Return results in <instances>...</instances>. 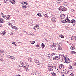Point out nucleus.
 <instances>
[{"instance_id":"23","label":"nucleus","mask_w":76,"mask_h":76,"mask_svg":"<svg viewBox=\"0 0 76 76\" xmlns=\"http://www.w3.org/2000/svg\"><path fill=\"white\" fill-rule=\"evenodd\" d=\"M59 37H60L62 38H64V36L62 35V34H60L59 35Z\"/></svg>"},{"instance_id":"43","label":"nucleus","mask_w":76,"mask_h":76,"mask_svg":"<svg viewBox=\"0 0 76 76\" xmlns=\"http://www.w3.org/2000/svg\"><path fill=\"white\" fill-rule=\"evenodd\" d=\"M16 59V58L15 57H13V58H12V60H15V59Z\"/></svg>"},{"instance_id":"12","label":"nucleus","mask_w":76,"mask_h":76,"mask_svg":"<svg viewBox=\"0 0 76 76\" xmlns=\"http://www.w3.org/2000/svg\"><path fill=\"white\" fill-rule=\"evenodd\" d=\"M6 31H3L2 33H0V35L2 36V37H4V36L6 35Z\"/></svg>"},{"instance_id":"19","label":"nucleus","mask_w":76,"mask_h":76,"mask_svg":"<svg viewBox=\"0 0 76 76\" xmlns=\"http://www.w3.org/2000/svg\"><path fill=\"white\" fill-rule=\"evenodd\" d=\"M53 56V53H50L48 55V57H52Z\"/></svg>"},{"instance_id":"63","label":"nucleus","mask_w":76,"mask_h":76,"mask_svg":"<svg viewBox=\"0 0 76 76\" xmlns=\"http://www.w3.org/2000/svg\"><path fill=\"white\" fill-rule=\"evenodd\" d=\"M15 44H15H15H14V45H15Z\"/></svg>"},{"instance_id":"11","label":"nucleus","mask_w":76,"mask_h":76,"mask_svg":"<svg viewBox=\"0 0 76 76\" xmlns=\"http://www.w3.org/2000/svg\"><path fill=\"white\" fill-rule=\"evenodd\" d=\"M59 67L61 70H62L64 69V65L63 64H60L59 66Z\"/></svg>"},{"instance_id":"53","label":"nucleus","mask_w":76,"mask_h":76,"mask_svg":"<svg viewBox=\"0 0 76 76\" xmlns=\"http://www.w3.org/2000/svg\"><path fill=\"white\" fill-rule=\"evenodd\" d=\"M0 52H1V53H3V50H0Z\"/></svg>"},{"instance_id":"40","label":"nucleus","mask_w":76,"mask_h":76,"mask_svg":"<svg viewBox=\"0 0 76 76\" xmlns=\"http://www.w3.org/2000/svg\"><path fill=\"white\" fill-rule=\"evenodd\" d=\"M52 67H53V69H56V67L55 66H53Z\"/></svg>"},{"instance_id":"36","label":"nucleus","mask_w":76,"mask_h":76,"mask_svg":"<svg viewBox=\"0 0 76 76\" xmlns=\"http://www.w3.org/2000/svg\"><path fill=\"white\" fill-rule=\"evenodd\" d=\"M71 50H74L75 47L74 46H71Z\"/></svg>"},{"instance_id":"28","label":"nucleus","mask_w":76,"mask_h":76,"mask_svg":"<svg viewBox=\"0 0 76 76\" xmlns=\"http://www.w3.org/2000/svg\"><path fill=\"white\" fill-rule=\"evenodd\" d=\"M56 58L57 59V60L60 59V55H59V56H56Z\"/></svg>"},{"instance_id":"9","label":"nucleus","mask_w":76,"mask_h":76,"mask_svg":"<svg viewBox=\"0 0 76 76\" xmlns=\"http://www.w3.org/2000/svg\"><path fill=\"white\" fill-rule=\"evenodd\" d=\"M59 56H60L61 57L63 61L65 60V57L64 56V54L59 55Z\"/></svg>"},{"instance_id":"54","label":"nucleus","mask_w":76,"mask_h":76,"mask_svg":"<svg viewBox=\"0 0 76 76\" xmlns=\"http://www.w3.org/2000/svg\"><path fill=\"white\" fill-rule=\"evenodd\" d=\"M15 42H14L12 43V44H15Z\"/></svg>"},{"instance_id":"49","label":"nucleus","mask_w":76,"mask_h":76,"mask_svg":"<svg viewBox=\"0 0 76 76\" xmlns=\"http://www.w3.org/2000/svg\"><path fill=\"white\" fill-rule=\"evenodd\" d=\"M13 57L11 56L10 58V59H12Z\"/></svg>"},{"instance_id":"24","label":"nucleus","mask_w":76,"mask_h":76,"mask_svg":"<svg viewBox=\"0 0 76 76\" xmlns=\"http://www.w3.org/2000/svg\"><path fill=\"white\" fill-rule=\"evenodd\" d=\"M10 35H15V32L12 31L11 33H10Z\"/></svg>"},{"instance_id":"55","label":"nucleus","mask_w":76,"mask_h":76,"mask_svg":"<svg viewBox=\"0 0 76 76\" xmlns=\"http://www.w3.org/2000/svg\"><path fill=\"white\" fill-rule=\"evenodd\" d=\"M54 47V46H52L51 47H52L53 48V47Z\"/></svg>"},{"instance_id":"33","label":"nucleus","mask_w":76,"mask_h":76,"mask_svg":"<svg viewBox=\"0 0 76 76\" xmlns=\"http://www.w3.org/2000/svg\"><path fill=\"white\" fill-rule=\"evenodd\" d=\"M37 15L38 16H40V17H41V16H42L41 15V14L39 13H38Z\"/></svg>"},{"instance_id":"38","label":"nucleus","mask_w":76,"mask_h":76,"mask_svg":"<svg viewBox=\"0 0 76 76\" xmlns=\"http://www.w3.org/2000/svg\"><path fill=\"white\" fill-rule=\"evenodd\" d=\"M8 1V0H4V3H7V1Z\"/></svg>"},{"instance_id":"25","label":"nucleus","mask_w":76,"mask_h":76,"mask_svg":"<svg viewBox=\"0 0 76 76\" xmlns=\"http://www.w3.org/2000/svg\"><path fill=\"white\" fill-rule=\"evenodd\" d=\"M42 49L44 48L45 47V45H44V44H43V43H42Z\"/></svg>"},{"instance_id":"3","label":"nucleus","mask_w":76,"mask_h":76,"mask_svg":"<svg viewBox=\"0 0 76 76\" xmlns=\"http://www.w3.org/2000/svg\"><path fill=\"white\" fill-rule=\"evenodd\" d=\"M21 4H22L23 5L22 6V8H23L24 10H25V9H26L27 7H28V6H26V5L28 4H27L26 3L25 4L23 2H21Z\"/></svg>"},{"instance_id":"17","label":"nucleus","mask_w":76,"mask_h":76,"mask_svg":"<svg viewBox=\"0 0 76 76\" xmlns=\"http://www.w3.org/2000/svg\"><path fill=\"white\" fill-rule=\"evenodd\" d=\"M0 23H4V20L3 18H0Z\"/></svg>"},{"instance_id":"13","label":"nucleus","mask_w":76,"mask_h":76,"mask_svg":"<svg viewBox=\"0 0 76 76\" xmlns=\"http://www.w3.org/2000/svg\"><path fill=\"white\" fill-rule=\"evenodd\" d=\"M51 20L53 22H56V18L54 17L51 18Z\"/></svg>"},{"instance_id":"8","label":"nucleus","mask_w":76,"mask_h":76,"mask_svg":"<svg viewBox=\"0 0 76 76\" xmlns=\"http://www.w3.org/2000/svg\"><path fill=\"white\" fill-rule=\"evenodd\" d=\"M25 68L26 71H27V72H29V70H30V68H29V66L27 65L25 67Z\"/></svg>"},{"instance_id":"34","label":"nucleus","mask_w":76,"mask_h":76,"mask_svg":"<svg viewBox=\"0 0 76 76\" xmlns=\"http://www.w3.org/2000/svg\"><path fill=\"white\" fill-rule=\"evenodd\" d=\"M52 75L54 76H57V74H56V73L54 72H53V73L52 74Z\"/></svg>"},{"instance_id":"7","label":"nucleus","mask_w":76,"mask_h":76,"mask_svg":"<svg viewBox=\"0 0 76 76\" xmlns=\"http://www.w3.org/2000/svg\"><path fill=\"white\" fill-rule=\"evenodd\" d=\"M69 58H65V59L63 61L64 63H69Z\"/></svg>"},{"instance_id":"61","label":"nucleus","mask_w":76,"mask_h":76,"mask_svg":"<svg viewBox=\"0 0 76 76\" xmlns=\"http://www.w3.org/2000/svg\"><path fill=\"white\" fill-rule=\"evenodd\" d=\"M1 4H0V6H1Z\"/></svg>"},{"instance_id":"10","label":"nucleus","mask_w":76,"mask_h":76,"mask_svg":"<svg viewBox=\"0 0 76 76\" xmlns=\"http://www.w3.org/2000/svg\"><path fill=\"white\" fill-rule=\"evenodd\" d=\"M34 61L37 65H40L41 64V62H40L38 60H34Z\"/></svg>"},{"instance_id":"15","label":"nucleus","mask_w":76,"mask_h":76,"mask_svg":"<svg viewBox=\"0 0 76 76\" xmlns=\"http://www.w3.org/2000/svg\"><path fill=\"white\" fill-rule=\"evenodd\" d=\"M60 17L61 19H63L65 18V15L64 14H62L60 15Z\"/></svg>"},{"instance_id":"18","label":"nucleus","mask_w":76,"mask_h":76,"mask_svg":"<svg viewBox=\"0 0 76 76\" xmlns=\"http://www.w3.org/2000/svg\"><path fill=\"white\" fill-rule=\"evenodd\" d=\"M49 71H53V66H50L49 68Z\"/></svg>"},{"instance_id":"46","label":"nucleus","mask_w":76,"mask_h":76,"mask_svg":"<svg viewBox=\"0 0 76 76\" xmlns=\"http://www.w3.org/2000/svg\"><path fill=\"white\" fill-rule=\"evenodd\" d=\"M53 50H56V47L55 46H54L53 47Z\"/></svg>"},{"instance_id":"32","label":"nucleus","mask_w":76,"mask_h":76,"mask_svg":"<svg viewBox=\"0 0 76 76\" xmlns=\"http://www.w3.org/2000/svg\"><path fill=\"white\" fill-rule=\"evenodd\" d=\"M44 16H45V17H47L48 16V15L47 14V13L43 14Z\"/></svg>"},{"instance_id":"27","label":"nucleus","mask_w":76,"mask_h":76,"mask_svg":"<svg viewBox=\"0 0 76 76\" xmlns=\"http://www.w3.org/2000/svg\"><path fill=\"white\" fill-rule=\"evenodd\" d=\"M20 63L22 66H23L25 65V62H20Z\"/></svg>"},{"instance_id":"31","label":"nucleus","mask_w":76,"mask_h":76,"mask_svg":"<svg viewBox=\"0 0 76 76\" xmlns=\"http://www.w3.org/2000/svg\"><path fill=\"white\" fill-rule=\"evenodd\" d=\"M72 61V59L71 58H69V60H68V63H71Z\"/></svg>"},{"instance_id":"39","label":"nucleus","mask_w":76,"mask_h":76,"mask_svg":"<svg viewBox=\"0 0 76 76\" xmlns=\"http://www.w3.org/2000/svg\"><path fill=\"white\" fill-rule=\"evenodd\" d=\"M3 54L0 53V57H3Z\"/></svg>"},{"instance_id":"5","label":"nucleus","mask_w":76,"mask_h":76,"mask_svg":"<svg viewBox=\"0 0 76 76\" xmlns=\"http://www.w3.org/2000/svg\"><path fill=\"white\" fill-rule=\"evenodd\" d=\"M69 73V70L67 69H64L63 71L64 74H67Z\"/></svg>"},{"instance_id":"2","label":"nucleus","mask_w":76,"mask_h":76,"mask_svg":"<svg viewBox=\"0 0 76 76\" xmlns=\"http://www.w3.org/2000/svg\"><path fill=\"white\" fill-rule=\"evenodd\" d=\"M8 24L9 26H11L12 28H13V29H15V31H18V28H17V27L14 26H13V25H12V24H11L10 23H8Z\"/></svg>"},{"instance_id":"57","label":"nucleus","mask_w":76,"mask_h":76,"mask_svg":"<svg viewBox=\"0 0 76 76\" xmlns=\"http://www.w3.org/2000/svg\"><path fill=\"white\" fill-rule=\"evenodd\" d=\"M18 43H20L21 42H18Z\"/></svg>"},{"instance_id":"45","label":"nucleus","mask_w":76,"mask_h":76,"mask_svg":"<svg viewBox=\"0 0 76 76\" xmlns=\"http://www.w3.org/2000/svg\"><path fill=\"white\" fill-rule=\"evenodd\" d=\"M11 56H10V55H8V58H10V57Z\"/></svg>"},{"instance_id":"60","label":"nucleus","mask_w":76,"mask_h":76,"mask_svg":"<svg viewBox=\"0 0 76 76\" xmlns=\"http://www.w3.org/2000/svg\"><path fill=\"white\" fill-rule=\"evenodd\" d=\"M15 46H16L17 45H16V44H15Z\"/></svg>"},{"instance_id":"47","label":"nucleus","mask_w":76,"mask_h":76,"mask_svg":"<svg viewBox=\"0 0 76 76\" xmlns=\"http://www.w3.org/2000/svg\"><path fill=\"white\" fill-rule=\"evenodd\" d=\"M3 18H4L5 19L6 18V17H7L6 16V15H4L3 16Z\"/></svg>"},{"instance_id":"35","label":"nucleus","mask_w":76,"mask_h":76,"mask_svg":"<svg viewBox=\"0 0 76 76\" xmlns=\"http://www.w3.org/2000/svg\"><path fill=\"white\" fill-rule=\"evenodd\" d=\"M28 60L29 61L31 62L32 61V58H28Z\"/></svg>"},{"instance_id":"29","label":"nucleus","mask_w":76,"mask_h":76,"mask_svg":"<svg viewBox=\"0 0 76 76\" xmlns=\"http://www.w3.org/2000/svg\"><path fill=\"white\" fill-rule=\"evenodd\" d=\"M31 75L32 76H35V75H36V72H33L31 73Z\"/></svg>"},{"instance_id":"1","label":"nucleus","mask_w":76,"mask_h":76,"mask_svg":"<svg viewBox=\"0 0 76 76\" xmlns=\"http://www.w3.org/2000/svg\"><path fill=\"white\" fill-rule=\"evenodd\" d=\"M65 22H69V23H72L73 26H75L76 24V20L72 19L71 21H70V20L68 18L65 19Z\"/></svg>"},{"instance_id":"56","label":"nucleus","mask_w":76,"mask_h":76,"mask_svg":"<svg viewBox=\"0 0 76 76\" xmlns=\"http://www.w3.org/2000/svg\"><path fill=\"white\" fill-rule=\"evenodd\" d=\"M1 15H3V14L2 12H1Z\"/></svg>"},{"instance_id":"14","label":"nucleus","mask_w":76,"mask_h":76,"mask_svg":"<svg viewBox=\"0 0 76 76\" xmlns=\"http://www.w3.org/2000/svg\"><path fill=\"white\" fill-rule=\"evenodd\" d=\"M9 1L12 3V4H15L16 3V2L15 0H10Z\"/></svg>"},{"instance_id":"16","label":"nucleus","mask_w":76,"mask_h":76,"mask_svg":"<svg viewBox=\"0 0 76 76\" xmlns=\"http://www.w3.org/2000/svg\"><path fill=\"white\" fill-rule=\"evenodd\" d=\"M76 39V36H73L71 37V40L73 41H75V40Z\"/></svg>"},{"instance_id":"62","label":"nucleus","mask_w":76,"mask_h":76,"mask_svg":"<svg viewBox=\"0 0 76 76\" xmlns=\"http://www.w3.org/2000/svg\"><path fill=\"white\" fill-rule=\"evenodd\" d=\"M65 76L64 75H62V76Z\"/></svg>"},{"instance_id":"20","label":"nucleus","mask_w":76,"mask_h":76,"mask_svg":"<svg viewBox=\"0 0 76 76\" xmlns=\"http://www.w3.org/2000/svg\"><path fill=\"white\" fill-rule=\"evenodd\" d=\"M36 47H37V48H38V49H41V47H40V46H39V45H38V44H37L36 46Z\"/></svg>"},{"instance_id":"6","label":"nucleus","mask_w":76,"mask_h":76,"mask_svg":"<svg viewBox=\"0 0 76 76\" xmlns=\"http://www.w3.org/2000/svg\"><path fill=\"white\" fill-rule=\"evenodd\" d=\"M33 28L34 29L35 31H38L39 29V26L37 24L34 26Z\"/></svg>"},{"instance_id":"22","label":"nucleus","mask_w":76,"mask_h":76,"mask_svg":"<svg viewBox=\"0 0 76 76\" xmlns=\"http://www.w3.org/2000/svg\"><path fill=\"white\" fill-rule=\"evenodd\" d=\"M29 42L31 43V44H34L35 42V41H30Z\"/></svg>"},{"instance_id":"37","label":"nucleus","mask_w":76,"mask_h":76,"mask_svg":"<svg viewBox=\"0 0 76 76\" xmlns=\"http://www.w3.org/2000/svg\"><path fill=\"white\" fill-rule=\"evenodd\" d=\"M53 60H57L56 56H55L54 57Z\"/></svg>"},{"instance_id":"30","label":"nucleus","mask_w":76,"mask_h":76,"mask_svg":"<svg viewBox=\"0 0 76 76\" xmlns=\"http://www.w3.org/2000/svg\"><path fill=\"white\" fill-rule=\"evenodd\" d=\"M71 53L72 54H76V52L74 51H71Z\"/></svg>"},{"instance_id":"59","label":"nucleus","mask_w":76,"mask_h":76,"mask_svg":"<svg viewBox=\"0 0 76 76\" xmlns=\"http://www.w3.org/2000/svg\"><path fill=\"white\" fill-rule=\"evenodd\" d=\"M60 2H58V3L59 4V3H60Z\"/></svg>"},{"instance_id":"50","label":"nucleus","mask_w":76,"mask_h":76,"mask_svg":"<svg viewBox=\"0 0 76 76\" xmlns=\"http://www.w3.org/2000/svg\"><path fill=\"white\" fill-rule=\"evenodd\" d=\"M29 35H30V36H33V35L32 34H29Z\"/></svg>"},{"instance_id":"51","label":"nucleus","mask_w":76,"mask_h":76,"mask_svg":"<svg viewBox=\"0 0 76 76\" xmlns=\"http://www.w3.org/2000/svg\"><path fill=\"white\" fill-rule=\"evenodd\" d=\"M3 25L1 24H0V27H2Z\"/></svg>"},{"instance_id":"4","label":"nucleus","mask_w":76,"mask_h":76,"mask_svg":"<svg viewBox=\"0 0 76 76\" xmlns=\"http://www.w3.org/2000/svg\"><path fill=\"white\" fill-rule=\"evenodd\" d=\"M59 9H60V10H62L63 12H65V11L66 10V8L62 6H60L59 7Z\"/></svg>"},{"instance_id":"41","label":"nucleus","mask_w":76,"mask_h":76,"mask_svg":"<svg viewBox=\"0 0 76 76\" xmlns=\"http://www.w3.org/2000/svg\"><path fill=\"white\" fill-rule=\"evenodd\" d=\"M74 76V74H73V73H71V74H70V76Z\"/></svg>"},{"instance_id":"64","label":"nucleus","mask_w":76,"mask_h":76,"mask_svg":"<svg viewBox=\"0 0 76 76\" xmlns=\"http://www.w3.org/2000/svg\"><path fill=\"white\" fill-rule=\"evenodd\" d=\"M3 1H4V0H3Z\"/></svg>"},{"instance_id":"21","label":"nucleus","mask_w":76,"mask_h":76,"mask_svg":"<svg viewBox=\"0 0 76 76\" xmlns=\"http://www.w3.org/2000/svg\"><path fill=\"white\" fill-rule=\"evenodd\" d=\"M6 18H7V19H6V20H9V19H10V17L9 15H8L7 16Z\"/></svg>"},{"instance_id":"58","label":"nucleus","mask_w":76,"mask_h":76,"mask_svg":"<svg viewBox=\"0 0 76 76\" xmlns=\"http://www.w3.org/2000/svg\"><path fill=\"white\" fill-rule=\"evenodd\" d=\"M19 67H22V66H19Z\"/></svg>"},{"instance_id":"42","label":"nucleus","mask_w":76,"mask_h":76,"mask_svg":"<svg viewBox=\"0 0 76 76\" xmlns=\"http://www.w3.org/2000/svg\"><path fill=\"white\" fill-rule=\"evenodd\" d=\"M71 11L72 12H75V10H74V9H71Z\"/></svg>"},{"instance_id":"48","label":"nucleus","mask_w":76,"mask_h":76,"mask_svg":"<svg viewBox=\"0 0 76 76\" xmlns=\"http://www.w3.org/2000/svg\"><path fill=\"white\" fill-rule=\"evenodd\" d=\"M58 50H60V46H59V45H58Z\"/></svg>"},{"instance_id":"44","label":"nucleus","mask_w":76,"mask_h":76,"mask_svg":"<svg viewBox=\"0 0 76 76\" xmlns=\"http://www.w3.org/2000/svg\"><path fill=\"white\" fill-rule=\"evenodd\" d=\"M53 45H56V42H54Z\"/></svg>"},{"instance_id":"52","label":"nucleus","mask_w":76,"mask_h":76,"mask_svg":"<svg viewBox=\"0 0 76 76\" xmlns=\"http://www.w3.org/2000/svg\"><path fill=\"white\" fill-rule=\"evenodd\" d=\"M73 66H74L76 67V64H73Z\"/></svg>"},{"instance_id":"26","label":"nucleus","mask_w":76,"mask_h":76,"mask_svg":"<svg viewBox=\"0 0 76 76\" xmlns=\"http://www.w3.org/2000/svg\"><path fill=\"white\" fill-rule=\"evenodd\" d=\"M69 70H73V68H72V66L71 65L69 67Z\"/></svg>"}]
</instances>
